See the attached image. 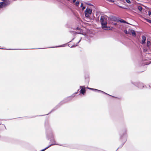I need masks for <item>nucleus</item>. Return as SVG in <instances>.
I'll list each match as a JSON object with an SVG mask.
<instances>
[{
	"instance_id": "9d476101",
	"label": "nucleus",
	"mask_w": 151,
	"mask_h": 151,
	"mask_svg": "<svg viewBox=\"0 0 151 151\" xmlns=\"http://www.w3.org/2000/svg\"><path fill=\"white\" fill-rule=\"evenodd\" d=\"M79 2L78 1H76V6H78L79 5Z\"/></svg>"
},
{
	"instance_id": "7ed1b4c3",
	"label": "nucleus",
	"mask_w": 151,
	"mask_h": 151,
	"mask_svg": "<svg viewBox=\"0 0 151 151\" xmlns=\"http://www.w3.org/2000/svg\"><path fill=\"white\" fill-rule=\"evenodd\" d=\"M92 10L90 9L87 8L85 12V16L87 17H88L89 15L92 13Z\"/></svg>"
},
{
	"instance_id": "a211bd4d",
	"label": "nucleus",
	"mask_w": 151,
	"mask_h": 151,
	"mask_svg": "<svg viewBox=\"0 0 151 151\" xmlns=\"http://www.w3.org/2000/svg\"><path fill=\"white\" fill-rule=\"evenodd\" d=\"M83 6V3H81V7H82Z\"/></svg>"
},
{
	"instance_id": "1a4fd4ad",
	"label": "nucleus",
	"mask_w": 151,
	"mask_h": 151,
	"mask_svg": "<svg viewBox=\"0 0 151 151\" xmlns=\"http://www.w3.org/2000/svg\"><path fill=\"white\" fill-rule=\"evenodd\" d=\"M138 9L140 11H141L142 9V7L140 6H139L138 7Z\"/></svg>"
},
{
	"instance_id": "f3484780",
	"label": "nucleus",
	"mask_w": 151,
	"mask_h": 151,
	"mask_svg": "<svg viewBox=\"0 0 151 151\" xmlns=\"http://www.w3.org/2000/svg\"><path fill=\"white\" fill-rule=\"evenodd\" d=\"M85 9V6H83L82 8V10H83Z\"/></svg>"
},
{
	"instance_id": "423d86ee",
	"label": "nucleus",
	"mask_w": 151,
	"mask_h": 151,
	"mask_svg": "<svg viewBox=\"0 0 151 151\" xmlns=\"http://www.w3.org/2000/svg\"><path fill=\"white\" fill-rule=\"evenodd\" d=\"M88 88V89H89L93 90H94L95 91H99V92H101L102 93H104L106 94L104 92H103V91H100V90H97V89H95L91 88Z\"/></svg>"
},
{
	"instance_id": "0eeeda50",
	"label": "nucleus",
	"mask_w": 151,
	"mask_h": 151,
	"mask_svg": "<svg viewBox=\"0 0 151 151\" xmlns=\"http://www.w3.org/2000/svg\"><path fill=\"white\" fill-rule=\"evenodd\" d=\"M131 33L133 36H135L136 35L134 31L133 30H131L130 31Z\"/></svg>"
},
{
	"instance_id": "f257e3e1",
	"label": "nucleus",
	"mask_w": 151,
	"mask_h": 151,
	"mask_svg": "<svg viewBox=\"0 0 151 151\" xmlns=\"http://www.w3.org/2000/svg\"><path fill=\"white\" fill-rule=\"evenodd\" d=\"M100 21L101 22L102 28L103 29L108 30H111L113 29L112 27L107 26V19L106 17L104 16H101Z\"/></svg>"
},
{
	"instance_id": "ddd939ff",
	"label": "nucleus",
	"mask_w": 151,
	"mask_h": 151,
	"mask_svg": "<svg viewBox=\"0 0 151 151\" xmlns=\"http://www.w3.org/2000/svg\"><path fill=\"white\" fill-rule=\"evenodd\" d=\"M50 146H51V145H50V146H48V147H47L46 148H45V149L42 150V151H44V150H46L47 149V148H48Z\"/></svg>"
},
{
	"instance_id": "4468645a",
	"label": "nucleus",
	"mask_w": 151,
	"mask_h": 151,
	"mask_svg": "<svg viewBox=\"0 0 151 151\" xmlns=\"http://www.w3.org/2000/svg\"><path fill=\"white\" fill-rule=\"evenodd\" d=\"M126 1L128 3H130L131 2L129 0H126Z\"/></svg>"
},
{
	"instance_id": "f8f14e48",
	"label": "nucleus",
	"mask_w": 151,
	"mask_h": 151,
	"mask_svg": "<svg viewBox=\"0 0 151 151\" xmlns=\"http://www.w3.org/2000/svg\"><path fill=\"white\" fill-rule=\"evenodd\" d=\"M145 19L146 20L147 22H149L151 23V20H149L147 19Z\"/></svg>"
},
{
	"instance_id": "20e7f679",
	"label": "nucleus",
	"mask_w": 151,
	"mask_h": 151,
	"mask_svg": "<svg viewBox=\"0 0 151 151\" xmlns=\"http://www.w3.org/2000/svg\"><path fill=\"white\" fill-rule=\"evenodd\" d=\"M80 87L81 88L80 91V93H82L83 94H84L86 91L85 88L82 86H80Z\"/></svg>"
},
{
	"instance_id": "aec40b11",
	"label": "nucleus",
	"mask_w": 151,
	"mask_h": 151,
	"mask_svg": "<svg viewBox=\"0 0 151 151\" xmlns=\"http://www.w3.org/2000/svg\"><path fill=\"white\" fill-rule=\"evenodd\" d=\"M113 24L114 25H116V23H114Z\"/></svg>"
},
{
	"instance_id": "9b49d317",
	"label": "nucleus",
	"mask_w": 151,
	"mask_h": 151,
	"mask_svg": "<svg viewBox=\"0 0 151 151\" xmlns=\"http://www.w3.org/2000/svg\"><path fill=\"white\" fill-rule=\"evenodd\" d=\"M150 41H147V46H150Z\"/></svg>"
},
{
	"instance_id": "412c9836",
	"label": "nucleus",
	"mask_w": 151,
	"mask_h": 151,
	"mask_svg": "<svg viewBox=\"0 0 151 151\" xmlns=\"http://www.w3.org/2000/svg\"><path fill=\"white\" fill-rule=\"evenodd\" d=\"M74 47V46H71V47Z\"/></svg>"
},
{
	"instance_id": "4be33fe9",
	"label": "nucleus",
	"mask_w": 151,
	"mask_h": 151,
	"mask_svg": "<svg viewBox=\"0 0 151 151\" xmlns=\"http://www.w3.org/2000/svg\"><path fill=\"white\" fill-rule=\"evenodd\" d=\"M68 1H69L70 0H67Z\"/></svg>"
},
{
	"instance_id": "f03ea898",
	"label": "nucleus",
	"mask_w": 151,
	"mask_h": 151,
	"mask_svg": "<svg viewBox=\"0 0 151 151\" xmlns=\"http://www.w3.org/2000/svg\"><path fill=\"white\" fill-rule=\"evenodd\" d=\"M10 4V2L9 1H6L5 2L0 3V8L5 7Z\"/></svg>"
},
{
	"instance_id": "6ab92c4d",
	"label": "nucleus",
	"mask_w": 151,
	"mask_h": 151,
	"mask_svg": "<svg viewBox=\"0 0 151 151\" xmlns=\"http://www.w3.org/2000/svg\"><path fill=\"white\" fill-rule=\"evenodd\" d=\"M76 1V0H73V2L74 3Z\"/></svg>"
},
{
	"instance_id": "dca6fc26",
	"label": "nucleus",
	"mask_w": 151,
	"mask_h": 151,
	"mask_svg": "<svg viewBox=\"0 0 151 151\" xmlns=\"http://www.w3.org/2000/svg\"><path fill=\"white\" fill-rule=\"evenodd\" d=\"M124 32L126 34H128V33L127 32V30H125L124 31Z\"/></svg>"
},
{
	"instance_id": "2eb2a0df",
	"label": "nucleus",
	"mask_w": 151,
	"mask_h": 151,
	"mask_svg": "<svg viewBox=\"0 0 151 151\" xmlns=\"http://www.w3.org/2000/svg\"><path fill=\"white\" fill-rule=\"evenodd\" d=\"M148 15H149V16H150L151 14V12L149 11L148 12Z\"/></svg>"
},
{
	"instance_id": "6e6552de",
	"label": "nucleus",
	"mask_w": 151,
	"mask_h": 151,
	"mask_svg": "<svg viewBox=\"0 0 151 151\" xmlns=\"http://www.w3.org/2000/svg\"><path fill=\"white\" fill-rule=\"evenodd\" d=\"M119 21L120 22L122 23H126L125 21L122 19H121V20H120Z\"/></svg>"
},
{
	"instance_id": "39448f33",
	"label": "nucleus",
	"mask_w": 151,
	"mask_h": 151,
	"mask_svg": "<svg viewBox=\"0 0 151 151\" xmlns=\"http://www.w3.org/2000/svg\"><path fill=\"white\" fill-rule=\"evenodd\" d=\"M142 44L145 43V41L146 40V37L144 36H142Z\"/></svg>"
}]
</instances>
